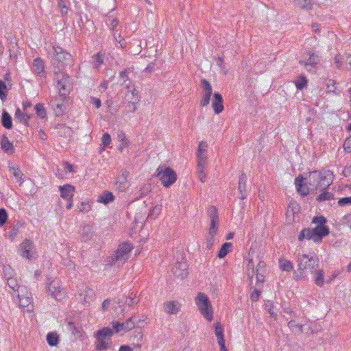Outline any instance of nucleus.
<instances>
[{"label": "nucleus", "instance_id": "nucleus-1", "mask_svg": "<svg viewBox=\"0 0 351 351\" xmlns=\"http://www.w3.org/2000/svg\"><path fill=\"white\" fill-rule=\"evenodd\" d=\"M333 174L329 171H314L310 173L308 183L311 189L326 190L332 184Z\"/></svg>", "mask_w": 351, "mask_h": 351}, {"label": "nucleus", "instance_id": "nucleus-2", "mask_svg": "<svg viewBox=\"0 0 351 351\" xmlns=\"http://www.w3.org/2000/svg\"><path fill=\"white\" fill-rule=\"evenodd\" d=\"M329 233L330 230L328 226H316L313 228L302 229L298 236V240L302 241L304 239H312L315 243H320Z\"/></svg>", "mask_w": 351, "mask_h": 351}, {"label": "nucleus", "instance_id": "nucleus-3", "mask_svg": "<svg viewBox=\"0 0 351 351\" xmlns=\"http://www.w3.org/2000/svg\"><path fill=\"white\" fill-rule=\"evenodd\" d=\"M132 248L133 246L130 243L125 242L121 243L114 254L106 258V264L110 266L114 265L117 263L123 264L128 258V254Z\"/></svg>", "mask_w": 351, "mask_h": 351}, {"label": "nucleus", "instance_id": "nucleus-4", "mask_svg": "<svg viewBox=\"0 0 351 351\" xmlns=\"http://www.w3.org/2000/svg\"><path fill=\"white\" fill-rule=\"evenodd\" d=\"M298 270L300 275L294 273V278L300 279L304 274V270H309L313 272V270L318 266L319 260L317 257L309 256L307 254H301L298 256Z\"/></svg>", "mask_w": 351, "mask_h": 351}, {"label": "nucleus", "instance_id": "nucleus-5", "mask_svg": "<svg viewBox=\"0 0 351 351\" xmlns=\"http://www.w3.org/2000/svg\"><path fill=\"white\" fill-rule=\"evenodd\" d=\"M156 176L160 180L161 184L165 187H169L177 180V174L176 171L170 167L165 165H160L156 171Z\"/></svg>", "mask_w": 351, "mask_h": 351}, {"label": "nucleus", "instance_id": "nucleus-6", "mask_svg": "<svg viewBox=\"0 0 351 351\" xmlns=\"http://www.w3.org/2000/svg\"><path fill=\"white\" fill-rule=\"evenodd\" d=\"M195 303L204 317L208 322H211L213 318V311L208 297L203 293H199L195 298Z\"/></svg>", "mask_w": 351, "mask_h": 351}, {"label": "nucleus", "instance_id": "nucleus-7", "mask_svg": "<svg viewBox=\"0 0 351 351\" xmlns=\"http://www.w3.org/2000/svg\"><path fill=\"white\" fill-rule=\"evenodd\" d=\"M56 88L60 95L64 99L66 98L72 88V82L69 75L64 73H56L55 79Z\"/></svg>", "mask_w": 351, "mask_h": 351}, {"label": "nucleus", "instance_id": "nucleus-8", "mask_svg": "<svg viewBox=\"0 0 351 351\" xmlns=\"http://www.w3.org/2000/svg\"><path fill=\"white\" fill-rule=\"evenodd\" d=\"M320 60L321 59L318 54L312 51H308L304 53L303 59L299 61V64L303 66L308 71H315Z\"/></svg>", "mask_w": 351, "mask_h": 351}, {"label": "nucleus", "instance_id": "nucleus-9", "mask_svg": "<svg viewBox=\"0 0 351 351\" xmlns=\"http://www.w3.org/2000/svg\"><path fill=\"white\" fill-rule=\"evenodd\" d=\"M15 296L19 301L20 307L24 309L26 308L27 311H32L33 307L32 305V298L26 290V287H22L20 289L15 291Z\"/></svg>", "mask_w": 351, "mask_h": 351}, {"label": "nucleus", "instance_id": "nucleus-10", "mask_svg": "<svg viewBox=\"0 0 351 351\" xmlns=\"http://www.w3.org/2000/svg\"><path fill=\"white\" fill-rule=\"evenodd\" d=\"M48 54L53 60L64 63L71 58V55L66 50L58 45H53Z\"/></svg>", "mask_w": 351, "mask_h": 351}, {"label": "nucleus", "instance_id": "nucleus-11", "mask_svg": "<svg viewBox=\"0 0 351 351\" xmlns=\"http://www.w3.org/2000/svg\"><path fill=\"white\" fill-rule=\"evenodd\" d=\"M19 254L29 260L36 258V250L34 243L29 239H25L19 245Z\"/></svg>", "mask_w": 351, "mask_h": 351}, {"label": "nucleus", "instance_id": "nucleus-12", "mask_svg": "<svg viewBox=\"0 0 351 351\" xmlns=\"http://www.w3.org/2000/svg\"><path fill=\"white\" fill-rule=\"evenodd\" d=\"M187 267L186 262H178L172 267L171 271L176 277L184 279L189 274Z\"/></svg>", "mask_w": 351, "mask_h": 351}, {"label": "nucleus", "instance_id": "nucleus-13", "mask_svg": "<svg viewBox=\"0 0 351 351\" xmlns=\"http://www.w3.org/2000/svg\"><path fill=\"white\" fill-rule=\"evenodd\" d=\"M133 317L129 318L128 320L123 322H114L112 323V328L116 332L121 331H129L134 328L135 324L133 321Z\"/></svg>", "mask_w": 351, "mask_h": 351}, {"label": "nucleus", "instance_id": "nucleus-14", "mask_svg": "<svg viewBox=\"0 0 351 351\" xmlns=\"http://www.w3.org/2000/svg\"><path fill=\"white\" fill-rule=\"evenodd\" d=\"M304 178L302 175H299L295 178L294 184L296 187V190L299 194L302 196H306L309 193L310 188L308 181L304 182Z\"/></svg>", "mask_w": 351, "mask_h": 351}, {"label": "nucleus", "instance_id": "nucleus-15", "mask_svg": "<svg viewBox=\"0 0 351 351\" xmlns=\"http://www.w3.org/2000/svg\"><path fill=\"white\" fill-rule=\"evenodd\" d=\"M129 172L126 170H123L121 174L119 175L116 181V186L120 191H124L129 186L128 178Z\"/></svg>", "mask_w": 351, "mask_h": 351}, {"label": "nucleus", "instance_id": "nucleus-16", "mask_svg": "<svg viewBox=\"0 0 351 351\" xmlns=\"http://www.w3.org/2000/svg\"><path fill=\"white\" fill-rule=\"evenodd\" d=\"M32 71L40 77H45V62L40 58H36L32 64Z\"/></svg>", "mask_w": 351, "mask_h": 351}, {"label": "nucleus", "instance_id": "nucleus-17", "mask_svg": "<svg viewBox=\"0 0 351 351\" xmlns=\"http://www.w3.org/2000/svg\"><path fill=\"white\" fill-rule=\"evenodd\" d=\"M223 97L219 93L216 92L213 94L212 107L215 114H219L223 110Z\"/></svg>", "mask_w": 351, "mask_h": 351}, {"label": "nucleus", "instance_id": "nucleus-18", "mask_svg": "<svg viewBox=\"0 0 351 351\" xmlns=\"http://www.w3.org/2000/svg\"><path fill=\"white\" fill-rule=\"evenodd\" d=\"M181 308L180 304L177 301H169L164 304V311L167 314L176 315Z\"/></svg>", "mask_w": 351, "mask_h": 351}, {"label": "nucleus", "instance_id": "nucleus-19", "mask_svg": "<svg viewBox=\"0 0 351 351\" xmlns=\"http://www.w3.org/2000/svg\"><path fill=\"white\" fill-rule=\"evenodd\" d=\"M60 196L64 199H72L75 192V187L71 184H66L59 186Z\"/></svg>", "mask_w": 351, "mask_h": 351}, {"label": "nucleus", "instance_id": "nucleus-20", "mask_svg": "<svg viewBox=\"0 0 351 351\" xmlns=\"http://www.w3.org/2000/svg\"><path fill=\"white\" fill-rule=\"evenodd\" d=\"M82 241L87 242L93 239L94 236L93 228L90 225L84 226L80 230Z\"/></svg>", "mask_w": 351, "mask_h": 351}, {"label": "nucleus", "instance_id": "nucleus-21", "mask_svg": "<svg viewBox=\"0 0 351 351\" xmlns=\"http://www.w3.org/2000/svg\"><path fill=\"white\" fill-rule=\"evenodd\" d=\"M247 177L245 173H242L239 177V191L241 193V199H244L247 197Z\"/></svg>", "mask_w": 351, "mask_h": 351}, {"label": "nucleus", "instance_id": "nucleus-22", "mask_svg": "<svg viewBox=\"0 0 351 351\" xmlns=\"http://www.w3.org/2000/svg\"><path fill=\"white\" fill-rule=\"evenodd\" d=\"M113 335V331L108 327L103 328L98 330L95 333V337L101 338L108 341H111V337Z\"/></svg>", "mask_w": 351, "mask_h": 351}, {"label": "nucleus", "instance_id": "nucleus-23", "mask_svg": "<svg viewBox=\"0 0 351 351\" xmlns=\"http://www.w3.org/2000/svg\"><path fill=\"white\" fill-rule=\"evenodd\" d=\"M97 341L95 343V349L97 351H104L110 350L112 348V342L103 339L101 338L95 337Z\"/></svg>", "mask_w": 351, "mask_h": 351}, {"label": "nucleus", "instance_id": "nucleus-24", "mask_svg": "<svg viewBox=\"0 0 351 351\" xmlns=\"http://www.w3.org/2000/svg\"><path fill=\"white\" fill-rule=\"evenodd\" d=\"M105 58L104 53L99 51L92 56V64L94 69H99L102 64H104Z\"/></svg>", "mask_w": 351, "mask_h": 351}, {"label": "nucleus", "instance_id": "nucleus-25", "mask_svg": "<svg viewBox=\"0 0 351 351\" xmlns=\"http://www.w3.org/2000/svg\"><path fill=\"white\" fill-rule=\"evenodd\" d=\"M2 149L7 153H14V148L12 143H11L6 136H3L1 141Z\"/></svg>", "mask_w": 351, "mask_h": 351}, {"label": "nucleus", "instance_id": "nucleus-26", "mask_svg": "<svg viewBox=\"0 0 351 351\" xmlns=\"http://www.w3.org/2000/svg\"><path fill=\"white\" fill-rule=\"evenodd\" d=\"M80 295L83 297V301L85 304H89L95 298V291L92 289L86 288Z\"/></svg>", "mask_w": 351, "mask_h": 351}, {"label": "nucleus", "instance_id": "nucleus-27", "mask_svg": "<svg viewBox=\"0 0 351 351\" xmlns=\"http://www.w3.org/2000/svg\"><path fill=\"white\" fill-rule=\"evenodd\" d=\"M114 199V196L113 194L110 191H105L99 196L98 197V202L103 203L104 204H108L110 202H113Z\"/></svg>", "mask_w": 351, "mask_h": 351}, {"label": "nucleus", "instance_id": "nucleus-28", "mask_svg": "<svg viewBox=\"0 0 351 351\" xmlns=\"http://www.w3.org/2000/svg\"><path fill=\"white\" fill-rule=\"evenodd\" d=\"M1 123L6 129H11L12 128V117L5 110L2 113Z\"/></svg>", "mask_w": 351, "mask_h": 351}, {"label": "nucleus", "instance_id": "nucleus-29", "mask_svg": "<svg viewBox=\"0 0 351 351\" xmlns=\"http://www.w3.org/2000/svg\"><path fill=\"white\" fill-rule=\"evenodd\" d=\"M15 118L19 119L21 123L27 126L29 125L28 119L31 118V115L27 114L26 112L23 113L19 108H17L15 112Z\"/></svg>", "mask_w": 351, "mask_h": 351}, {"label": "nucleus", "instance_id": "nucleus-30", "mask_svg": "<svg viewBox=\"0 0 351 351\" xmlns=\"http://www.w3.org/2000/svg\"><path fill=\"white\" fill-rule=\"evenodd\" d=\"M47 291L51 295L52 297L57 299L58 293H60V288L57 285V284L54 281H52L49 284Z\"/></svg>", "mask_w": 351, "mask_h": 351}, {"label": "nucleus", "instance_id": "nucleus-31", "mask_svg": "<svg viewBox=\"0 0 351 351\" xmlns=\"http://www.w3.org/2000/svg\"><path fill=\"white\" fill-rule=\"evenodd\" d=\"M219 227V219L210 220V228L208 230V237L213 239L215 235L217 234Z\"/></svg>", "mask_w": 351, "mask_h": 351}, {"label": "nucleus", "instance_id": "nucleus-32", "mask_svg": "<svg viewBox=\"0 0 351 351\" xmlns=\"http://www.w3.org/2000/svg\"><path fill=\"white\" fill-rule=\"evenodd\" d=\"M289 328L292 330L293 332L300 335L303 332V325L297 324L295 320L291 319L288 323Z\"/></svg>", "mask_w": 351, "mask_h": 351}, {"label": "nucleus", "instance_id": "nucleus-33", "mask_svg": "<svg viewBox=\"0 0 351 351\" xmlns=\"http://www.w3.org/2000/svg\"><path fill=\"white\" fill-rule=\"evenodd\" d=\"M279 266L282 271H291L293 269V266L291 262L283 258H280L279 260Z\"/></svg>", "mask_w": 351, "mask_h": 351}, {"label": "nucleus", "instance_id": "nucleus-34", "mask_svg": "<svg viewBox=\"0 0 351 351\" xmlns=\"http://www.w3.org/2000/svg\"><path fill=\"white\" fill-rule=\"evenodd\" d=\"M293 3L295 5H297L302 9H304L306 10H309L312 9V4H311L310 0H293Z\"/></svg>", "mask_w": 351, "mask_h": 351}, {"label": "nucleus", "instance_id": "nucleus-35", "mask_svg": "<svg viewBox=\"0 0 351 351\" xmlns=\"http://www.w3.org/2000/svg\"><path fill=\"white\" fill-rule=\"evenodd\" d=\"M232 247V244L231 243H224L219 252H218V255L217 256L219 258H224L227 254L228 253L230 252V247Z\"/></svg>", "mask_w": 351, "mask_h": 351}, {"label": "nucleus", "instance_id": "nucleus-36", "mask_svg": "<svg viewBox=\"0 0 351 351\" xmlns=\"http://www.w3.org/2000/svg\"><path fill=\"white\" fill-rule=\"evenodd\" d=\"M47 341L51 346H56L59 342V337L56 332H49L47 335Z\"/></svg>", "mask_w": 351, "mask_h": 351}, {"label": "nucleus", "instance_id": "nucleus-37", "mask_svg": "<svg viewBox=\"0 0 351 351\" xmlns=\"http://www.w3.org/2000/svg\"><path fill=\"white\" fill-rule=\"evenodd\" d=\"M7 283L8 287L13 291V293H12L13 297L16 295L15 291L17 289H20L23 286H19L17 283L16 279L14 278H9L7 280Z\"/></svg>", "mask_w": 351, "mask_h": 351}, {"label": "nucleus", "instance_id": "nucleus-38", "mask_svg": "<svg viewBox=\"0 0 351 351\" xmlns=\"http://www.w3.org/2000/svg\"><path fill=\"white\" fill-rule=\"evenodd\" d=\"M34 109L36 110V113L37 116L39 118L43 119L46 117L47 112H46V110L43 104H40V103L37 104L35 106Z\"/></svg>", "mask_w": 351, "mask_h": 351}, {"label": "nucleus", "instance_id": "nucleus-39", "mask_svg": "<svg viewBox=\"0 0 351 351\" xmlns=\"http://www.w3.org/2000/svg\"><path fill=\"white\" fill-rule=\"evenodd\" d=\"M324 191L319 194L316 198V200L318 202L332 199L334 198V195L332 193L326 191L325 190Z\"/></svg>", "mask_w": 351, "mask_h": 351}, {"label": "nucleus", "instance_id": "nucleus-40", "mask_svg": "<svg viewBox=\"0 0 351 351\" xmlns=\"http://www.w3.org/2000/svg\"><path fill=\"white\" fill-rule=\"evenodd\" d=\"M129 69H125L119 73V77L122 80V84H125L127 88H129L131 81L128 77Z\"/></svg>", "mask_w": 351, "mask_h": 351}, {"label": "nucleus", "instance_id": "nucleus-41", "mask_svg": "<svg viewBox=\"0 0 351 351\" xmlns=\"http://www.w3.org/2000/svg\"><path fill=\"white\" fill-rule=\"evenodd\" d=\"M9 171L13 174L17 182H22L23 174L18 167H10Z\"/></svg>", "mask_w": 351, "mask_h": 351}, {"label": "nucleus", "instance_id": "nucleus-42", "mask_svg": "<svg viewBox=\"0 0 351 351\" xmlns=\"http://www.w3.org/2000/svg\"><path fill=\"white\" fill-rule=\"evenodd\" d=\"M308 80L304 75L299 76L298 79L295 80V84L298 90H302L307 85Z\"/></svg>", "mask_w": 351, "mask_h": 351}, {"label": "nucleus", "instance_id": "nucleus-43", "mask_svg": "<svg viewBox=\"0 0 351 351\" xmlns=\"http://www.w3.org/2000/svg\"><path fill=\"white\" fill-rule=\"evenodd\" d=\"M69 3L68 0H58V6L60 10V12L62 14H67L68 13V7L67 4Z\"/></svg>", "mask_w": 351, "mask_h": 351}, {"label": "nucleus", "instance_id": "nucleus-44", "mask_svg": "<svg viewBox=\"0 0 351 351\" xmlns=\"http://www.w3.org/2000/svg\"><path fill=\"white\" fill-rule=\"evenodd\" d=\"M324 272L322 270H318L316 271V277L315 279V283L322 287L324 285Z\"/></svg>", "mask_w": 351, "mask_h": 351}, {"label": "nucleus", "instance_id": "nucleus-45", "mask_svg": "<svg viewBox=\"0 0 351 351\" xmlns=\"http://www.w3.org/2000/svg\"><path fill=\"white\" fill-rule=\"evenodd\" d=\"M335 85H336V82L333 80H329L326 84L327 88H328V92L333 93L337 95L339 94L340 90L337 89Z\"/></svg>", "mask_w": 351, "mask_h": 351}, {"label": "nucleus", "instance_id": "nucleus-46", "mask_svg": "<svg viewBox=\"0 0 351 351\" xmlns=\"http://www.w3.org/2000/svg\"><path fill=\"white\" fill-rule=\"evenodd\" d=\"M208 215L210 219H219L217 209L215 206H211L208 208Z\"/></svg>", "mask_w": 351, "mask_h": 351}, {"label": "nucleus", "instance_id": "nucleus-47", "mask_svg": "<svg viewBox=\"0 0 351 351\" xmlns=\"http://www.w3.org/2000/svg\"><path fill=\"white\" fill-rule=\"evenodd\" d=\"M197 169L204 168V165L206 162V156L202 153H197Z\"/></svg>", "mask_w": 351, "mask_h": 351}, {"label": "nucleus", "instance_id": "nucleus-48", "mask_svg": "<svg viewBox=\"0 0 351 351\" xmlns=\"http://www.w3.org/2000/svg\"><path fill=\"white\" fill-rule=\"evenodd\" d=\"M201 86L204 93H213V88L210 82L206 79H202L200 82Z\"/></svg>", "mask_w": 351, "mask_h": 351}, {"label": "nucleus", "instance_id": "nucleus-49", "mask_svg": "<svg viewBox=\"0 0 351 351\" xmlns=\"http://www.w3.org/2000/svg\"><path fill=\"white\" fill-rule=\"evenodd\" d=\"M327 220L324 216H316L312 219V223L317 224V226H326Z\"/></svg>", "mask_w": 351, "mask_h": 351}, {"label": "nucleus", "instance_id": "nucleus-50", "mask_svg": "<svg viewBox=\"0 0 351 351\" xmlns=\"http://www.w3.org/2000/svg\"><path fill=\"white\" fill-rule=\"evenodd\" d=\"M8 213L5 208H0V227L5 224L8 220Z\"/></svg>", "mask_w": 351, "mask_h": 351}, {"label": "nucleus", "instance_id": "nucleus-51", "mask_svg": "<svg viewBox=\"0 0 351 351\" xmlns=\"http://www.w3.org/2000/svg\"><path fill=\"white\" fill-rule=\"evenodd\" d=\"M135 296L136 293H134V292H132L130 295L128 297H125L124 300V304H127L129 306H131L134 304H137L138 301H135Z\"/></svg>", "mask_w": 351, "mask_h": 351}, {"label": "nucleus", "instance_id": "nucleus-52", "mask_svg": "<svg viewBox=\"0 0 351 351\" xmlns=\"http://www.w3.org/2000/svg\"><path fill=\"white\" fill-rule=\"evenodd\" d=\"M7 86L5 82L0 80V98L1 100H4L6 97Z\"/></svg>", "mask_w": 351, "mask_h": 351}, {"label": "nucleus", "instance_id": "nucleus-53", "mask_svg": "<svg viewBox=\"0 0 351 351\" xmlns=\"http://www.w3.org/2000/svg\"><path fill=\"white\" fill-rule=\"evenodd\" d=\"M215 332L217 337V340L224 339L223 330L221 326L219 323L217 324L215 326Z\"/></svg>", "mask_w": 351, "mask_h": 351}, {"label": "nucleus", "instance_id": "nucleus-54", "mask_svg": "<svg viewBox=\"0 0 351 351\" xmlns=\"http://www.w3.org/2000/svg\"><path fill=\"white\" fill-rule=\"evenodd\" d=\"M90 204L88 202H82L80 205L78 206V210L80 212L87 213L90 209Z\"/></svg>", "mask_w": 351, "mask_h": 351}, {"label": "nucleus", "instance_id": "nucleus-55", "mask_svg": "<svg viewBox=\"0 0 351 351\" xmlns=\"http://www.w3.org/2000/svg\"><path fill=\"white\" fill-rule=\"evenodd\" d=\"M160 211H161V206L159 205L156 206L149 213L148 218H149V219L155 218L156 216H158L159 215Z\"/></svg>", "mask_w": 351, "mask_h": 351}, {"label": "nucleus", "instance_id": "nucleus-56", "mask_svg": "<svg viewBox=\"0 0 351 351\" xmlns=\"http://www.w3.org/2000/svg\"><path fill=\"white\" fill-rule=\"evenodd\" d=\"M343 62H345V56L340 54L336 55L335 57V64L338 69H341Z\"/></svg>", "mask_w": 351, "mask_h": 351}, {"label": "nucleus", "instance_id": "nucleus-57", "mask_svg": "<svg viewBox=\"0 0 351 351\" xmlns=\"http://www.w3.org/2000/svg\"><path fill=\"white\" fill-rule=\"evenodd\" d=\"M102 145L104 147H107L110 145L111 143V137L108 133H104L102 136Z\"/></svg>", "mask_w": 351, "mask_h": 351}, {"label": "nucleus", "instance_id": "nucleus-58", "mask_svg": "<svg viewBox=\"0 0 351 351\" xmlns=\"http://www.w3.org/2000/svg\"><path fill=\"white\" fill-rule=\"evenodd\" d=\"M67 329L73 335H76L79 332V328L75 326V324L73 322H69L68 323V324H67Z\"/></svg>", "mask_w": 351, "mask_h": 351}, {"label": "nucleus", "instance_id": "nucleus-59", "mask_svg": "<svg viewBox=\"0 0 351 351\" xmlns=\"http://www.w3.org/2000/svg\"><path fill=\"white\" fill-rule=\"evenodd\" d=\"M338 204L341 206L351 205V197H345L339 199Z\"/></svg>", "mask_w": 351, "mask_h": 351}, {"label": "nucleus", "instance_id": "nucleus-60", "mask_svg": "<svg viewBox=\"0 0 351 351\" xmlns=\"http://www.w3.org/2000/svg\"><path fill=\"white\" fill-rule=\"evenodd\" d=\"M19 232V226L16 227V226H13L10 228L9 230V237L11 239H13L18 234Z\"/></svg>", "mask_w": 351, "mask_h": 351}, {"label": "nucleus", "instance_id": "nucleus-61", "mask_svg": "<svg viewBox=\"0 0 351 351\" xmlns=\"http://www.w3.org/2000/svg\"><path fill=\"white\" fill-rule=\"evenodd\" d=\"M198 178L202 182H205L206 180V175L204 172V168L197 169Z\"/></svg>", "mask_w": 351, "mask_h": 351}, {"label": "nucleus", "instance_id": "nucleus-62", "mask_svg": "<svg viewBox=\"0 0 351 351\" xmlns=\"http://www.w3.org/2000/svg\"><path fill=\"white\" fill-rule=\"evenodd\" d=\"M343 147L346 152H351V135L344 141Z\"/></svg>", "mask_w": 351, "mask_h": 351}, {"label": "nucleus", "instance_id": "nucleus-63", "mask_svg": "<svg viewBox=\"0 0 351 351\" xmlns=\"http://www.w3.org/2000/svg\"><path fill=\"white\" fill-rule=\"evenodd\" d=\"M266 306H267V311L268 313L270 314V315L274 317V318H276V314L273 311V308H274V305H273V303L268 301L267 302V304H266Z\"/></svg>", "mask_w": 351, "mask_h": 351}, {"label": "nucleus", "instance_id": "nucleus-64", "mask_svg": "<svg viewBox=\"0 0 351 351\" xmlns=\"http://www.w3.org/2000/svg\"><path fill=\"white\" fill-rule=\"evenodd\" d=\"M260 293H261L260 291H258L256 289H254V291H252V293H251V295H250L252 301H253V302L258 301L259 299Z\"/></svg>", "mask_w": 351, "mask_h": 351}]
</instances>
